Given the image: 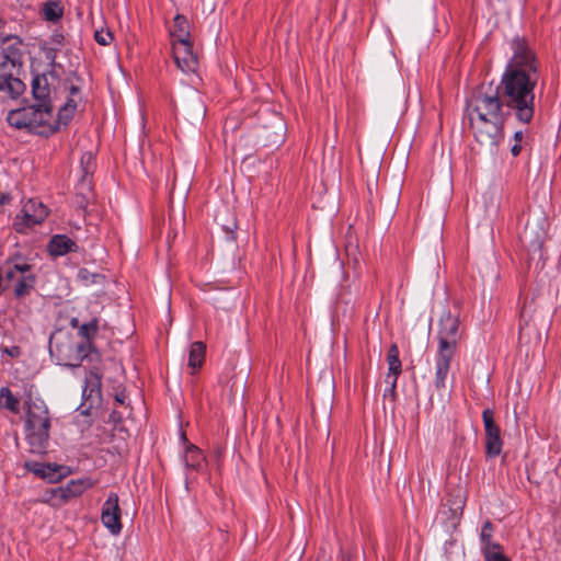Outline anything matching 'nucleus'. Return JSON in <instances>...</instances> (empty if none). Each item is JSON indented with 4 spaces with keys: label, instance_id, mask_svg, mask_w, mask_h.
<instances>
[{
    "label": "nucleus",
    "instance_id": "obj_39",
    "mask_svg": "<svg viewBox=\"0 0 561 561\" xmlns=\"http://www.w3.org/2000/svg\"><path fill=\"white\" fill-rule=\"evenodd\" d=\"M282 140V134L277 135V138L273 140L274 144L279 142Z\"/></svg>",
    "mask_w": 561,
    "mask_h": 561
},
{
    "label": "nucleus",
    "instance_id": "obj_12",
    "mask_svg": "<svg viewBox=\"0 0 561 561\" xmlns=\"http://www.w3.org/2000/svg\"><path fill=\"white\" fill-rule=\"evenodd\" d=\"M101 520L103 526L107 528L112 535H118L122 531L121 508L116 493H110L104 502Z\"/></svg>",
    "mask_w": 561,
    "mask_h": 561
},
{
    "label": "nucleus",
    "instance_id": "obj_36",
    "mask_svg": "<svg viewBox=\"0 0 561 561\" xmlns=\"http://www.w3.org/2000/svg\"><path fill=\"white\" fill-rule=\"evenodd\" d=\"M5 352L10 355V356H16L19 354V347H12L11 350H5Z\"/></svg>",
    "mask_w": 561,
    "mask_h": 561
},
{
    "label": "nucleus",
    "instance_id": "obj_11",
    "mask_svg": "<svg viewBox=\"0 0 561 561\" xmlns=\"http://www.w3.org/2000/svg\"><path fill=\"white\" fill-rule=\"evenodd\" d=\"M173 58L178 68L184 73H193L197 70L198 59L194 53L191 39H178L172 44Z\"/></svg>",
    "mask_w": 561,
    "mask_h": 561
},
{
    "label": "nucleus",
    "instance_id": "obj_15",
    "mask_svg": "<svg viewBox=\"0 0 561 561\" xmlns=\"http://www.w3.org/2000/svg\"><path fill=\"white\" fill-rule=\"evenodd\" d=\"M26 469L37 477L46 479L49 482H57L69 473L67 467L55 463H42L38 461H28L25 463Z\"/></svg>",
    "mask_w": 561,
    "mask_h": 561
},
{
    "label": "nucleus",
    "instance_id": "obj_17",
    "mask_svg": "<svg viewBox=\"0 0 561 561\" xmlns=\"http://www.w3.org/2000/svg\"><path fill=\"white\" fill-rule=\"evenodd\" d=\"M93 485L92 481L88 478L70 480L66 485L59 486L54 490V494L62 502H67L72 497L80 496L85 490Z\"/></svg>",
    "mask_w": 561,
    "mask_h": 561
},
{
    "label": "nucleus",
    "instance_id": "obj_29",
    "mask_svg": "<svg viewBox=\"0 0 561 561\" xmlns=\"http://www.w3.org/2000/svg\"><path fill=\"white\" fill-rule=\"evenodd\" d=\"M42 50L45 54V58L49 62L50 69L56 70V68L58 67V65L56 62V58H57V53L59 50L57 48L50 47V46H48L46 44L42 45Z\"/></svg>",
    "mask_w": 561,
    "mask_h": 561
},
{
    "label": "nucleus",
    "instance_id": "obj_33",
    "mask_svg": "<svg viewBox=\"0 0 561 561\" xmlns=\"http://www.w3.org/2000/svg\"><path fill=\"white\" fill-rule=\"evenodd\" d=\"M457 501L451 504L450 510L454 511V513H457L458 510H461L465 505V497L462 494L457 495Z\"/></svg>",
    "mask_w": 561,
    "mask_h": 561
},
{
    "label": "nucleus",
    "instance_id": "obj_27",
    "mask_svg": "<svg viewBox=\"0 0 561 561\" xmlns=\"http://www.w3.org/2000/svg\"><path fill=\"white\" fill-rule=\"evenodd\" d=\"M99 329V321L96 319H92L90 322L84 323L79 327V335L83 337L88 343H91V339L96 334Z\"/></svg>",
    "mask_w": 561,
    "mask_h": 561
},
{
    "label": "nucleus",
    "instance_id": "obj_20",
    "mask_svg": "<svg viewBox=\"0 0 561 561\" xmlns=\"http://www.w3.org/2000/svg\"><path fill=\"white\" fill-rule=\"evenodd\" d=\"M69 94H70L69 99L58 111V115H57L56 119L58 122L59 127H60V125H67L77 110L78 102H77L76 98L79 94V89L75 85H71L69 88Z\"/></svg>",
    "mask_w": 561,
    "mask_h": 561
},
{
    "label": "nucleus",
    "instance_id": "obj_21",
    "mask_svg": "<svg viewBox=\"0 0 561 561\" xmlns=\"http://www.w3.org/2000/svg\"><path fill=\"white\" fill-rule=\"evenodd\" d=\"M170 35L172 38V44L178 42V39H183L184 42L191 39L190 23L184 15L178 14L174 16L173 25L170 30Z\"/></svg>",
    "mask_w": 561,
    "mask_h": 561
},
{
    "label": "nucleus",
    "instance_id": "obj_13",
    "mask_svg": "<svg viewBox=\"0 0 561 561\" xmlns=\"http://www.w3.org/2000/svg\"><path fill=\"white\" fill-rule=\"evenodd\" d=\"M21 41L16 36H5L1 39L0 64L9 68L20 69L22 67Z\"/></svg>",
    "mask_w": 561,
    "mask_h": 561
},
{
    "label": "nucleus",
    "instance_id": "obj_8",
    "mask_svg": "<svg viewBox=\"0 0 561 561\" xmlns=\"http://www.w3.org/2000/svg\"><path fill=\"white\" fill-rule=\"evenodd\" d=\"M482 421L485 432V454L490 458L497 457L503 447L501 430L494 420V413L491 409H484L482 412Z\"/></svg>",
    "mask_w": 561,
    "mask_h": 561
},
{
    "label": "nucleus",
    "instance_id": "obj_24",
    "mask_svg": "<svg viewBox=\"0 0 561 561\" xmlns=\"http://www.w3.org/2000/svg\"><path fill=\"white\" fill-rule=\"evenodd\" d=\"M43 15L49 22H58L64 15V7L59 0H47L43 5Z\"/></svg>",
    "mask_w": 561,
    "mask_h": 561
},
{
    "label": "nucleus",
    "instance_id": "obj_41",
    "mask_svg": "<svg viewBox=\"0 0 561 561\" xmlns=\"http://www.w3.org/2000/svg\"><path fill=\"white\" fill-rule=\"evenodd\" d=\"M278 129H279V131L283 130V124H280V123L278 124Z\"/></svg>",
    "mask_w": 561,
    "mask_h": 561
},
{
    "label": "nucleus",
    "instance_id": "obj_19",
    "mask_svg": "<svg viewBox=\"0 0 561 561\" xmlns=\"http://www.w3.org/2000/svg\"><path fill=\"white\" fill-rule=\"evenodd\" d=\"M77 248L76 242L65 234L54 236L48 243V251L54 256L65 255L76 251Z\"/></svg>",
    "mask_w": 561,
    "mask_h": 561
},
{
    "label": "nucleus",
    "instance_id": "obj_26",
    "mask_svg": "<svg viewBox=\"0 0 561 561\" xmlns=\"http://www.w3.org/2000/svg\"><path fill=\"white\" fill-rule=\"evenodd\" d=\"M0 400L2 402V405L10 410L13 413H19L20 411V402L19 400L13 396L11 390L9 388H2L0 390Z\"/></svg>",
    "mask_w": 561,
    "mask_h": 561
},
{
    "label": "nucleus",
    "instance_id": "obj_37",
    "mask_svg": "<svg viewBox=\"0 0 561 561\" xmlns=\"http://www.w3.org/2000/svg\"><path fill=\"white\" fill-rule=\"evenodd\" d=\"M514 138L515 140L520 141L523 139V131H516L514 134Z\"/></svg>",
    "mask_w": 561,
    "mask_h": 561
},
{
    "label": "nucleus",
    "instance_id": "obj_22",
    "mask_svg": "<svg viewBox=\"0 0 561 561\" xmlns=\"http://www.w3.org/2000/svg\"><path fill=\"white\" fill-rule=\"evenodd\" d=\"M204 461L205 457L202 450L197 446L188 444L184 454L185 466L191 469L199 470Z\"/></svg>",
    "mask_w": 561,
    "mask_h": 561
},
{
    "label": "nucleus",
    "instance_id": "obj_42",
    "mask_svg": "<svg viewBox=\"0 0 561 561\" xmlns=\"http://www.w3.org/2000/svg\"><path fill=\"white\" fill-rule=\"evenodd\" d=\"M181 437H182V439H183L184 442H186V437H185V434H184V433H182Z\"/></svg>",
    "mask_w": 561,
    "mask_h": 561
},
{
    "label": "nucleus",
    "instance_id": "obj_9",
    "mask_svg": "<svg viewBox=\"0 0 561 561\" xmlns=\"http://www.w3.org/2000/svg\"><path fill=\"white\" fill-rule=\"evenodd\" d=\"M20 69L9 68L0 64V99H18L25 90V84L19 78Z\"/></svg>",
    "mask_w": 561,
    "mask_h": 561
},
{
    "label": "nucleus",
    "instance_id": "obj_3",
    "mask_svg": "<svg viewBox=\"0 0 561 561\" xmlns=\"http://www.w3.org/2000/svg\"><path fill=\"white\" fill-rule=\"evenodd\" d=\"M26 410L25 436L33 454H44L49 444L50 415L44 400L31 393L24 401Z\"/></svg>",
    "mask_w": 561,
    "mask_h": 561
},
{
    "label": "nucleus",
    "instance_id": "obj_38",
    "mask_svg": "<svg viewBox=\"0 0 561 561\" xmlns=\"http://www.w3.org/2000/svg\"><path fill=\"white\" fill-rule=\"evenodd\" d=\"M71 327L72 328H78L79 329V321L77 318H73L70 322Z\"/></svg>",
    "mask_w": 561,
    "mask_h": 561
},
{
    "label": "nucleus",
    "instance_id": "obj_30",
    "mask_svg": "<svg viewBox=\"0 0 561 561\" xmlns=\"http://www.w3.org/2000/svg\"><path fill=\"white\" fill-rule=\"evenodd\" d=\"M77 278L83 285L95 283L100 275L89 272L87 268H80L77 274Z\"/></svg>",
    "mask_w": 561,
    "mask_h": 561
},
{
    "label": "nucleus",
    "instance_id": "obj_34",
    "mask_svg": "<svg viewBox=\"0 0 561 561\" xmlns=\"http://www.w3.org/2000/svg\"><path fill=\"white\" fill-rule=\"evenodd\" d=\"M126 400V394L124 391L117 392L115 394V401L119 404H124Z\"/></svg>",
    "mask_w": 561,
    "mask_h": 561
},
{
    "label": "nucleus",
    "instance_id": "obj_14",
    "mask_svg": "<svg viewBox=\"0 0 561 561\" xmlns=\"http://www.w3.org/2000/svg\"><path fill=\"white\" fill-rule=\"evenodd\" d=\"M387 363L388 374L386 375L385 381L388 387L386 388L383 396L387 397L390 394L393 397L396 392L397 380L402 370L401 360L399 358V348L396 344H392L388 350Z\"/></svg>",
    "mask_w": 561,
    "mask_h": 561
},
{
    "label": "nucleus",
    "instance_id": "obj_40",
    "mask_svg": "<svg viewBox=\"0 0 561 561\" xmlns=\"http://www.w3.org/2000/svg\"><path fill=\"white\" fill-rule=\"evenodd\" d=\"M342 561H351L348 557H343Z\"/></svg>",
    "mask_w": 561,
    "mask_h": 561
},
{
    "label": "nucleus",
    "instance_id": "obj_35",
    "mask_svg": "<svg viewBox=\"0 0 561 561\" xmlns=\"http://www.w3.org/2000/svg\"><path fill=\"white\" fill-rule=\"evenodd\" d=\"M520 149H522V148H520V146H519V145H517V144H515V145L511 148V151H512L513 156H518V154H519V152H520Z\"/></svg>",
    "mask_w": 561,
    "mask_h": 561
},
{
    "label": "nucleus",
    "instance_id": "obj_28",
    "mask_svg": "<svg viewBox=\"0 0 561 561\" xmlns=\"http://www.w3.org/2000/svg\"><path fill=\"white\" fill-rule=\"evenodd\" d=\"M482 553L484 561H511L510 558L504 554L501 546H493Z\"/></svg>",
    "mask_w": 561,
    "mask_h": 561
},
{
    "label": "nucleus",
    "instance_id": "obj_5",
    "mask_svg": "<svg viewBox=\"0 0 561 561\" xmlns=\"http://www.w3.org/2000/svg\"><path fill=\"white\" fill-rule=\"evenodd\" d=\"M91 343H73L70 339L60 342H50V354L56 355L59 365L77 367L89 355Z\"/></svg>",
    "mask_w": 561,
    "mask_h": 561
},
{
    "label": "nucleus",
    "instance_id": "obj_31",
    "mask_svg": "<svg viewBox=\"0 0 561 561\" xmlns=\"http://www.w3.org/2000/svg\"><path fill=\"white\" fill-rule=\"evenodd\" d=\"M43 44H46L50 47L57 48L60 50L65 45V37L61 33L55 32L48 41H45Z\"/></svg>",
    "mask_w": 561,
    "mask_h": 561
},
{
    "label": "nucleus",
    "instance_id": "obj_7",
    "mask_svg": "<svg viewBox=\"0 0 561 561\" xmlns=\"http://www.w3.org/2000/svg\"><path fill=\"white\" fill-rule=\"evenodd\" d=\"M32 112V133L39 136H49L59 129L58 122L53 115L51 104L36 103L30 105Z\"/></svg>",
    "mask_w": 561,
    "mask_h": 561
},
{
    "label": "nucleus",
    "instance_id": "obj_4",
    "mask_svg": "<svg viewBox=\"0 0 561 561\" xmlns=\"http://www.w3.org/2000/svg\"><path fill=\"white\" fill-rule=\"evenodd\" d=\"M35 285L32 266L23 261H7L0 266V294L13 290L21 298L30 294Z\"/></svg>",
    "mask_w": 561,
    "mask_h": 561
},
{
    "label": "nucleus",
    "instance_id": "obj_2",
    "mask_svg": "<svg viewBox=\"0 0 561 561\" xmlns=\"http://www.w3.org/2000/svg\"><path fill=\"white\" fill-rule=\"evenodd\" d=\"M437 339L434 385L437 390H445L450 363L459 342V320L451 316L449 311L445 312L439 319Z\"/></svg>",
    "mask_w": 561,
    "mask_h": 561
},
{
    "label": "nucleus",
    "instance_id": "obj_6",
    "mask_svg": "<svg viewBox=\"0 0 561 561\" xmlns=\"http://www.w3.org/2000/svg\"><path fill=\"white\" fill-rule=\"evenodd\" d=\"M48 216L47 207L37 199H28L15 216L13 227L15 231L25 233L32 227L42 224Z\"/></svg>",
    "mask_w": 561,
    "mask_h": 561
},
{
    "label": "nucleus",
    "instance_id": "obj_23",
    "mask_svg": "<svg viewBox=\"0 0 561 561\" xmlns=\"http://www.w3.org/2000/svg\"><path fill=\"white\" fill-rule=\"evenodd\" d=\"M206 347L202 342H194L190 345L188 350V366L193 373L201 368L205 359Z\"/></svg>",
    "mask_w": 561,
    "mask_h": 561
},
{
    "label": "nucleus",
    "instance_id": "obj_10",
    "mask_svg": "<svg viewBox=\"0 0 561 561\" xmlns=\"http://www.w3.org/2000/svg\"><path fill=\"white\" fill-rule=\"evenodd\" d=\"M58 80L57 71H48L35 75L32 79V93L38 103L50 104L51 93L56 90Z\"/></svg>",
    "mask_w": 561,
    "mask_h": 561
},
{
    "label": "nucleus",
    "instance_id": "obj_1",
    "mask_svg": "<svg viewBox=\"0 0 561 561\" xmlns=\"http://www.w3.org/2000/svg\"><path fill=\"white\" fill-rule=\"evenodd\" d=\"M513 51L500 84L481 87L467 101V116L476 141L494 154L504 138V117L514 112L522 123H529L535 112L538 66L534 51L523 37L511 42Z\"/></svg>",
    "mask_w": 561,
    "mask_h": 561
},
{
    "label": "nucleus",
    "instance_id": "obj_18",
    "mask_svg": "<svg viewBox=\"0 0 561 561\" xmlns=\"http://www.w3.org/2000/svg\"><path fill=\"white\" fill-rule=\"evenodd\" d=\"M32 112H30V106L12 110L9 112L7 116V121L10 126L15 127L18 129H26L28 133H32Z\"/></svg>",
    "mask_w": 561,
    "mask_h": 561
},
{
    "label": "nucleus",
    "instance_id": "obj_16",
    "mask_svg": "<svg viewBox=\"0 0 561 561\" xmlns=\"http://www.w3.org/2000/svg\"><path fill=\"white\" fill-rule=\"evenodd\" d=\"M101 374L98 370H91L85 375L82 398L89 403V408L101 403Z\"/></svg>",
    "mask_w": 561,
    "mask_h": 561
},
{
    "label": "nucleus",
    "instance_id": "obj_25",
    "mask_svg": "<svg viewBox=\"0 0 561 561\" xmlns=\"http://www.w3.org/2000/svg\"><path fill=\"white\" fill-rule=\"evenodd\" d=\"M493 535V525L491 522H485L481 528L480 540H481V551L484 552L493 546H500L499 543L492 540Z\"/></svg>",
    "mask_w": 561,
    "mask_h": 561
},
{
    "label": "nucleus",
    "instance_id": "obj_32",
    "mask_svg": "<svg viewBox=\"0 0 561 561\" xmlns=\"http://www.w3.org/2000/svg\"><path fill=\"white\" fill-rule=\"evenodd\" d=\"M94 38L100 45L105 46L112 42L113 35L110 31L100 30L95 32Z\"/></svg>",
    "mask_w": 561,
    "mask_h": 561
}]
</instances>
